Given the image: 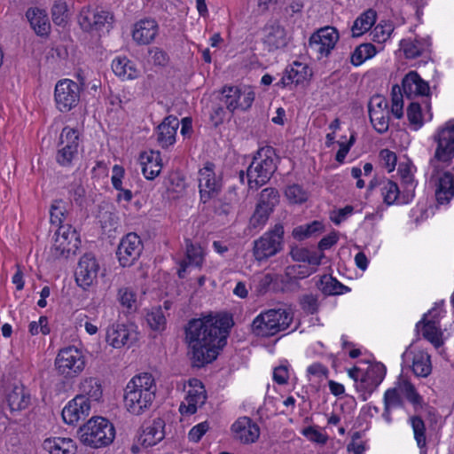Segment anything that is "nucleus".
Instances as JSON below:
<instances>
[{
    "mask_svg": "<svg viewBox=\"0 0 454 454\" xmlns=\"http://www.w3.org/2000/svg\"><path fill=\"white\" fill-rule=\"evenodd\" d=\"M231 318L223 317H205L193 318L185 326V340L192 350L194 366L201 367L213 362L219 350L226 345Z\"/></svg>",
    "mask_w": 454,
    "mask_h": 454,
    "instance_id": "f257e3e1",
    "label": "nucleus"
},
{
    "mask_svg": "<svg viewBox=\"0 0 454 454\" xmlns=\"http://www.w3.org/2000/svg\"><path fill=\"white\" fill-rule=\"evenodd\" d=\"M437 148L434 158L430 160L433 172L430 182L435 187V198L438 203L445 204L454 197V175L449 171L442 172L440 163H450L454 157V124L448 123L435 137Z\"/></svg>",
    "mask_w": 454,
    "mask_h": 454,
    "instance_id": "f03ea898",
    "label": "nucleus"
},
{
    "mask_svg": "<svg viewBox=\"0 0 454 454\" xmlns=\"http://www.w3.org/2000/svg\"><path fill=\"white\" fill-rule=\"evenodd\" d=\"M156 384L152 374L145 372L133 377L124 390V405L134 415L149 410L155 399Z\"/></svg>",
    "mask_w": 454,
    "mask_h": 454,
    "instance_id": "7ed1b4c3",
    "label": "nucleus"
},
{
    "mask_svg": "<svg viewBox=\"0 0 454 454\" xmlns=\"http://www.w3.org/2000/svg\"><path fill=\"white\" fill-rule=\"evenodd\" d=\"M278 157L271 146L260 148L247 169L249 189L258 190L267 184L278 168Z\"/></svg>",
    "mask_w": 454,
    "mask_h": 454,
    "instance_id": "20e7f679",
    "label": "nucleus"
},
{
    "mask_svg": "<svg viewBox=\"0 0 454 454\" xmlns=\"http://www.w3.org/2000/svg\"><path fill=\"white\" fill-rule=\"evenodd\" d=\"M82 443L93 449L110 445L115 437L114 425L103 417H93L79 428Z\"/></svg>",
    "mask_w": 454,
    "mask_h": 454,
    "instance_id": "39448f33",
    "label": "nucleus"
},
{
    "mask_svg": "<svg viewBox=\"0 0 454 454\" xmlns=\"http://www.w3.org/2000/svg\"><path fill=\"white\" fill-rule=\"evenodd\" d=\"M293 321V316L284 309H272L261 312L252 322L254 334L261 337L273 336L286 330Z\"/></svg>",
    "mask_w": 454,
    "mask_h": 454,
    "instance_id": "423d86ee",
    "label": "nucleus"
},
{
    "mask_svg": "<svg viewBox=\"0 0 454 454\" xmlns=\"http://www.w3.org/2000/svg\"><path fill=\"white\" fill-rule=\"evenodd\" d=\"M85 364V356L74 347L60 349L55 359L56 371L67 379L78 376L84 370Z\"/></svg>",
    "mask_w": 454,
    "mask_h": 454,
    "instance_id": "0eeeda50",
    "label": "nucleus"
},
{
    "mask_svg": "<svg viewBox=\"0 0 454 454\" xmlns=\"http://www.w3.org/2000/svg\"><path fill=\"white\" fill-rule=\"evenodd\" d=\"M81 86L70 79L59 81L55 85L54 98L57 108L66 113L75 107L80 100Z\"/></svg>",
    "mask_w": 454,
    "mask_h": 454,
    "instance_id": "6e6552de",
    "label": "nucleus"
},
{
    "mask_svg": "<svg viewBox=\"0 0 454 454\" xmlns=\"http://www.w3.org/2000/svg\"><path fill=\"white\" fill-rule=\"evenodd\" d=\"M79 136L76 129L65 127L59 136L57 162L64 167L69 166L78 153Z\"/></svg>",
    "mask_w": 454,
    "mask_h": 454,
    "instance_id": "1a4fd4ad",
    "label": "nucleus"
},
{
    "mask_svg": "<svg viewBox=\"0 0 454 454\" xmlns=\"http://www.w3.org/2000/svg\"><path fill=\"white\" fill-rule=\"evenodd\" d=\"M340 38L338 30L333 27H325L312 34L309 40V49L318 58L327 57Z\"/></svg>",
    "mask_w": 454,
    "mask_h": 454,
    "instance_id": "9d476101",
    "label": "nucleus"
},
{
    "mask_svg": "<svg viewBox=\"0 0 454 454\" xmlns=\"http://www.w3.org/2000/svg\"><path fill=\"white\" fill-rule=\"evenodd\" d=\"M53 253L55 258L68 257L75 254L81 239L76 229H56L53 235Z\"/></svg>",
    "mask_w": 454,
    "mask_h": 454,
    "instance_id": "9b49d317",
    "label": "nucleus"
},
{
    "mask_svg": "<svg viewBox=\"0 0 454 454\" xmlns=\"http://www.w3.org/2000/svg\"><path fill=\"white\" fill-rule=\"evenodd\" d=\"M283 229H271L254 241V254L258 261L275 255L282 248Z\"/></svg>",
    "mask_w": 454,
    "mask_h": 454,
    "instance_id": "f8f14e48",
    "label": "nucleus"
},
{
    "mask_svg": "<svg viewBox=\"0 0 454 454\" xmlns=\"http://www.w3.org/2000/svg\"><path fill=\"white\" fill-rule=\"evenodd\" d=\"M100 265L94 254H83L76 267L74 277L79 286L87 289L97 282Z\"/></svg>",
    "mask_w": 454,
    "mask_h": 454,
    "instance_id": "ddd939ff",
    "label": "nucleus"
},
{
    "mask_svg": "<svg viewBox=\"0 0 454 454\" xmlns=\"http://www.w3.org/2000/svg\"><path fill=\"white\" fill-rule=\"evenodd\" d=\"M137 332L132 325L113 324L106 333V341L114 348L130 347L137 340Z\"/></svg>",
    "mask_w": 454,
    "mask_h": 454,
    "instance_id": "4468645a",
    "label": "nucleus"
},
{
    "mask_svg": "<svg viewBox=\"0 0 454 454\" xmlns=\"http://www.w3.org/2000/svg\"><path fill=\"white\" fill-rule=\"evenodd\" d=\"M114 21V15L102 8H83L79 15L78 22L85 31L99 30Z\"/></svg>",
    "mask_w": 454,
    "mask_h": 454,
    "instance_id": "2eb2a0df",
    "label": "nucleus"
},
{
    "mask_svg": "<svg viewBox=\"0 0 454 454\" xmlns=\"http://www.w3.org/2000/svg\"><path fill=\"white\" fill-rule=\"evenodd\" d=\"M199 187L201 200L205 203L216 196L221 190V181L214 172V164L207 162L199 171Z\"/></svg>",
    "mask_w": 454,
    "mask_h": 454,
    "instance_id": "dca6fc26",
    "label": "nucleus"
},
{
    "mask_svg": "<svg viewBox=\"0 0 454 454\" xmlns=\"http://www.w3.org/2000/svg\"><path fill=\"white\" fill-rule=\"evenodd\" d=\"M142 249L141 239L136 233L123 238L117 249V256L122 267L131 266L139 257Z\"/></svg>",
    "mask_w": 454,
    "mask_h": 454,
    "instance_id": "f3484780",
    "label": "nucleus"
},
{
    "mask_svg": "<svg viewBox=\"0 0 454 454\" xmlns=\"http://www.w3.org/2000/svg\"><path fill=\"white\" fill-rule=\"evenodd\" d=\"M386 375V369L383 364L372 366L365 374L356 384V390L361 392L363 401L367 399V395H371L381 383Z\"/></svg>",
    "mask_w": 454,
    "mask_h": 454,
    "instance_id": "a211bd4d",
    "label": "nucleus"
},
{
    "mask_svg": "<svg viewBox=\"0 0 454 454\" xmlns=\"http://www.w3.org/2000/svg\"><path fill=\"white\" fill-rule=\"evenodd\" d=\"M91 405L82 396H75L64 407L62 418L65 423L74 425L82 419L89 416Z\"/></svg>",
    "mask_w": 454,
    "mask_h": 454,
    "instance_id": "6ab92c4d",
    "label": "nucleus"
},
{
    "mask_svg": "<svg viewBox=\"0 0 454 454\" xmlns=\"http://www.w3.org/2000/svg\"><path fill=\"white\" fill-rule=\"evenodd\" d=\"M192 387L188 390L185 402L180 405L179 411L182 414H193L199 405L204 404L207 399L206 391L199 380L193 379L190 381Z\"/></svg>",
    "mask_w": 454,
    "mask_h": 454,
    "instance_id": "aec40b11",
    "label": "nucleus"
},
{
    "mask_svg": "<svg viewBox=\"0 0 454 454\" xmlns=\"http://www.w3.org/2000/svg\"><path fill=\"white\" fill-rule=\"evenodd\" d=\"M234 437L243 443H253L260 436L258 425L248 417L239 418L231 427Z\"/></svg>",
    "mask_w": 454,
    "mask_h": 454,
    "instance_id": "412c9836",
    "label": "nucleus"
},
{
    "mask_svg": "<svg viewBox=\"0 0 454 454\" xmlns=\"http://www.w3.org/2000/svg\"><path fill=\"white\" fill-rule=\"evenodd\" d=\"M179 128V120L172 115L166 117L157 127V142L162 148H168L176 142L177 129Z\"/></svg>",
    "mask_w": 454,
    "mask_h": 454,
    "instance_id": "4be33fe9",
    "label": "nucleus"
},
{
    "mask_svg": "<svg viewBox=\"0 0 454 454\" xmlns=\"http://www.w3.org/2000/svg\"><path fill=\"white\" fill-rule=\"evenodd\" d=\"M263 43L269 51H275L285 47L287 44L286 32L284 27L274 21L264 27Z\"/></svg>",
    "mask_w": 454,
    "mask_h": 454,
    "instance_id": "5701e85b",
    "label": "nucleus"
},
{
    "mask_svg": "<svg viewBox=\"0 0 454 454\" xmlns=\"http://www.w3.org/2000/svg\"><path fill=\"white\" fill-rule=\"evenodd\" d=\"M402 87L403 93L409 98L415 96H427L429 85L415 71L409 72L403 79Z\"/></svg>",
    "mask_w": 454,
    "mask_h": 454,
    "instance_id": "b1692460",
    "label": "nucleus"
},
{
    "mask_svg": "<svg viewBox=\"0 0 454 454\" xmlns=\"http://www.w3.org/2000/svg\"><path fill=\"white\" fill-rule=\"evenodd\" d=\"M164 437L165 421L160 418H157L143 429L138 441L144 447L148 448L156 445Z\"/></svg>",
    "mask_w": 454,
    "mask_h": 454,
    "instance_id": "393cba45",
    "label": "nucleus"
},
{
    "mask_svg": "<svg viewBox=\"0 0 454 454\" xmlns=\"http://www.w3.org/2000/svg\"><path fill=\"white\" fill-rule=\"evenodd\" d=\"M158 33V24L154 20L145 19L136 23L132 37L138 44H149Z\"/></svg>",
    "mask_w": 454,
    "mask_h": 454,
    "instance_id": "a878e982",
    "label": "nucleus"
},
{
    "mask_svg": "<svg viewBox=\"0 0 454 454\" xmlns=\"http://www.w3.org/2000/svg\"><path fill=\"white\" fill-rule=\"evenodd\" d=\"M26 17L37 35L46 36L51 31V23L46 12L37 7L28 8Z\"/></svg>",
    "mask_w": 454,
    "mask_h": 454,
    "instance_id": "bb28decb",
    "label": "nucleus"
},
{
    "mask_svg": "<svg viewBox=\"0 0 454 454\" xmlns=\"http://www.w3.org/2000/svg\"><path fill=\"white\" fill-rule=\"evenodd\" d=\"M139 160L145 178L153 180L160 173L162 165L159 152H144L140 154Z\"/></svg>",
    "mask_w": 454,
    "mask_h": 454,
    "instance_id": "cd10ccee",
    "label": "nucleus"
},
{
    "mask_svg": "<svg viewBox=\"0 0 454 454\" xmlns=\"http://www.w3.org/2000/svg\"><path fill=\"white\" fill-rule=\"evenodd\" d=\"M79 394L77 396H82L90 402H99L102 397L103 390L100 380L97 378H87L81 381L79 385Z\"/></svg>",
    "mask_w": 454,
    "mask_h": 454,
    "instance_id": "c85d7f7f",
    "label": "nucleus"
},
{
    "mask_svg": "<svg viewBox=\"0 0 454 454\" xmlns=\"http://www.w3.org/2000/svg\"><path fill=\"white\" fill-rule=\"evenodd\" d=\"M292 259L295 262H307L309 266L317 268L325 257L322 252L311 251L306 247H292L290 251Z\"/></svg>",
    "mask_w": 454,
    "mask_h": 454,
    "instance_id": "c756f323",
    "label": "nucleus"
},
{
    "mask_svg": "<svg viewBox=\"0 0 454 454\" xmlns=\"http://www.w3.org/2000/svg\"><path fill=\"white\" fill-rule=\"evenodd\" d=\"M427 315L424 316L416 327L418 331H421L422 336L431 342L436 348H440L442 344V333L436 325L435 321L426 320Z\"/></svg>",
    "mask_w": 454,
    "mask_h": 454,
    "instance_id": "7c9ffc66",
    "label": "nucleus"
},
{
    "mask_svg": "<svg viewBox=\"0 0 454 454\" xmlns=\"http://www.w3.org/2000/svg\"><path fill=\"white\" fill-rule=\"evenodd\" d=\"M43 447L50 454H74L75 444L70 438H48L43 441Z\"/></svg>",
    "mask_w": 454,
    "mask_h": 454,
    "instance_id": "2f4dec72",
    "label": "nucleus"
},
{
    "mask_svg": "<svg viewBox=\"0 0 454 454\" xmlns=\"http://www.w3.org/2000/svg\"><path fill=\"white\" fill-rule=\"evenodd\" d=\"M377 19V13L372 9H368L358 16L351 27L352 36L358 37L371 29Z\"/></svg>",
    "mask_w": 454,
    "mask_h": 454,
    "instance_id": "473e14b6",
    "label": "nucleus"
},
{
    "mask_svg": "<svg viewBox=\"0 0 454 454\" xmlns=\"http://www.w3.org/2000/svg\"><path fill=\"white\" fill-rule=\"evenodd\" d=\"M185 256L189 265L200 268L205 258L204 248L199 241L185 238Z\"/></svg>",
    "mask_w": 454,
    "mask_h": 454,
    "instance_id": "72a5a7b5",
    "label": "nucleus"
},
{
    "mask_svg": "<svg viewBox=\"0 0 454 454\" xmlns=\"http://www.w3.org/2000/svg\"><path fill=\"white\" fill-rule=\"evenodd\" d=\"M396 386L408 402H410L414 410L417 411L418 408H421L423 405V397L418 393L416 387L411 381L407 379L400 377L396 382Z\"/></svg>",
    "mask_w": 454,
    "mask_h": 454,
    "instance_id": "f704fd0d",
    "label": "nucleus"
},
{
    "mask_svg": "<svg viewBox=\"0 0 454 454\" xmlns=\"http://www.w3.org/2000/svg\"><path fill=\"white\" fill-rule=\"evenodd\" d=\"M30 403V396L23 387H15L7 395V404L12 411L26 409Z\"/></svg>",
    "mask_w": 454,
    "mask_h": 454,
    "instance_id": "c9c22d12",
    "label": "nucleus"
},
{
    "mask_svg": "<svg viewBox=\"0 0 454 454\" xmlns=\"http://www.w3.org/2000/svg\"><path fill=\"white\" fill-rule=\"evenodd\" d=\"M432 371L430 356L419 350L416 352L412 358V372L418 377H427Z\"/></svg>",
    "mask_w": 454,
    "mask_h": 454,
    "instance_id": "e433bc0d",
    "label": "nucleus"
},
{
    "mask_svg": "<svg viewBox=\"0 0 454 454\" xmlns=\"http://www.w3.org/2000/svg\"><path fill=\"white\" fill-rule=\"evenodd\" d=\"M369 116L370 121L377 132L382 134L388 129L389 111L374 109V106H369Z\"/></svg>",
    "mask_w": 454,
    "mask_h": 454,
    "instance_id": "4c0bfd02",
    "label": "nucleus"
},
{
    "mask_svg": "<svg viewBox=\"0 0 454 454\" xmlns=\"http://www.w3.org/2000/svg\"><path fill=\"white\" fill-rule=\"evenodd\" d=\"M239 99V88L237 86H223L221 90L220 101L223 102L227 110L234 113L238 110Z\"/></svg>",
    "mask_w": 454,
    "mask_h": 454,
    "instance_id": "58836bf2",
    "label": "nucleus"
},
{
    "mask_svg": "<svg viewBox=\"0 0 454 454\" xmlns=\"http://www.w3.org/2000/svg\"><path fill=\"white\" fill-rule=\"evenodd\" d=\"M375 54L376 48L372 43H362L352 52L350 61L352 65L357 67L372 58Z\"/></svg>",
    "mask_w": 454,
    "mask_h": 454,
    "instance_id": "ea45409f",
    "label": "nucleus"
},
{
    "mask_svg": "<svg viewBox=\"0 0 454 454\" xmlns=\"http://www.w3.org/2000/svg\"><path fill=\"white\" fill-rule=\"evenodd\" d=\"M112 69L119 76H127L129 79L137 77V71L134 65L126 58H116L113 60Z\"/></svg>",
    "mask_w": 454,
    "mask_h": 454,
    "instance_id": "a19ab883",
    "label": "nucleus"
},
{
    "mask_svg": "<svg viewBox=\"0 0 454 454\" xmlns=\"http://www.w3.org/2000/svg\"><path fill=\"white\" fill-rule=\"evenodd\" d=\"M320 289L325 294H342L348 290V287L340 283L331 276H324L320 280Z\"/></svg>",
    "mask_w": 454,
    "mask_h": 454,
    "instance_id": "79ce46f5",
    "label": "nucleus"
},
{
    "mask_svg": "<svg viewBox=\"0 0 454 454\" xmlns=\"http://www.w3.org/2000/svg\"><path fill=\"white\" fill-rule=\"evenodd\" d=\"M410 423L413 430L414 438L418 447L422 450L427 447L426 425L419 416L410 418Z\"/></svg>",
    "mask_w": 454,
    "mask_h": 454,
    "instance_id": "37998d69",
    "label": "nucleus"
},
{
    "mask_svg": "<svg viewBox=\"0 0 454 454\" xmlns=\"http://www.w3.org/2000/svg\"><path fill=\"white\" fill-rule=\"evenodd\" d=\"M67 207L62 200H55L50 209V221L55 227H63L67 216Z\"/></svg>",
    "mask_w": 454,
    "mask_h": 454,
    "instance_id": "c03bdc74",
    "label": "nucleus"
},
{
    "mask_svg": "<svg viewBox=\"0 0 454 454\" xmlns=\"http://www.w3.org/2000/svg\"><path fill=\"white\" fill-rule=\"evenodd\" d=\"M278 202L279 193L278 190L273 187H267L261 192L257 205L273 210Z\"/></svg>",
    "mask_w": 454,
    "mask_h": 454,
    "instance_id": "a18cd8bd",
    "label": "nucleus"
},
{
    "mask_svg": "<svg viewBox=\"0 0 454 454\" xmlns=\"http://www.w3.org/2000/svg\"><path fill=\"white\" fill-rule=\"evenodd\" d=\"M146 321L154 331H163L166 326V317L161 307L153 308L146 315Z\"/></svg>",
    "mask_w": 454,
    "mask_h": 454,
    "instance_id": "49530a36",
    "label": "nucleus"
},
{
    "mask_svg": "<svg viewBox=\"0 0 454 454\" xmlns=\"http://www.w3.org/2000/svg\"><path fill=\"white\" fill-rule=\"evenodd\" d=\"M285 195L293 204H301L307 201L308 192L299 184L289 185L286 188Z\"/></svg>",
    "mask_w": 454,
    "mask_h": 454,
    "instance_id": "de8ad7c7",
    "label": "nucleus"
},
{
    "mask_svg": "<svg viewBox=\"0 0 454 454\" xmlns=\"http://www.w3.org/2000/svg\"><path fill=\"white\" fill-rule=\"evenodd\" d=\"M118 300L121 306L129 310H135L137 308L136 293L129 287H121L119 289Z\"/></svg>",
    "mask_w": 454,
    "mask_h": 454,
    "instance_id": "09e8293b",
    "label": "nucleus"
},
{
    "mask_svg": "<svg viewBox=\"0 0 454 454\" xmlns=\"http://www.w3.org/2000/svg\"><path fill=\"white\" fill-rule=\"evenodd\" d=\"M67 5L66 2L58 0L51 8V17L53 22L58 26H63L67 21Z\"/></svg>",
    "mask_w": 454,
    "mask_h": 454,
    "instance_id": "8fccbe9b",
    "label": "nucleus"
},
{
    "mask_svg": "<svg viewBox=\"0 0 454 454\" xmlns=\"http://www.w3.org/2000/svg\"><path fill=\"white\" fill-rule=\"evenodd\" d=\"M401 47L407 59H415L422 54L423 46L418 40H402Z\"/></svg>",
    "mask_w": 454,
    "mask_h": 454,
    "instance_id": "3c124183",
    "label": "nucleus"
},
{
    "mask_svg": "<svg viewBox=\"0 0 454 454\" xmlns=\"http://www.w3.org/2000/svg\"><path fill=\"white\" fill-rule=\"evenodd\" d=\"M404 404L401 392L395 385V387L389 388L385 392L384 395V406L393 407H403Z\"/></svg>",
    "mask_w": 454,
    "mask_h": 454,
    "instance_id": "603ef678",
    "label": "nucleus"
},
{
    "mask_svg": "<svg viewBox=\"0 0 454 454\" xmlns=\"http://www.w3.org/2000/svg\"><path fill=\"white\" fill-rule=\"evenodd\" d=\"M384 202L392 205L399 196V188L396 183L387 180L381 188Z\"/></svg>",
    "mask_w": 454,
    "mask_h": 454,
    "instance_id": "864d4df0",
    "label": "nucleus"
},
{
    "mask_svg": "<svg viewBox=\"0 0 454 454\" xmlns=\"http://www.w3.org/2000/svg\"><path fill=\"white\" fill-rule=\"evenodd\" d=\"M273 212V210L269 209L265 207L256 205L255 210L253 215L250 218V223L255 227L256 225H264L270 215Z\"/></svg>",
    "mask_w": 454,
    "mask_h": 454,
    "instance_id": "5fc2aeb1",
    "label": "nucleus"
},
{
    "mask_svg": "<svg viewBox=\"0 0 454 454\" xmlns=\"http://www.w3.org/2000/svg\"><path fill=\"white\" fill-rule=\"evenodd\" d=\"M286 75H290V78L294 77V83L299 84L306 79L307 67L301 63L294 62V67L286 68L285 71Z\"/></svg>",
    "mask_w": 454,
    "mask_h": 454,
    "instance_id": "6e6d98bb",
    "label": "nucleus"
},
{
    "mask_svg": "<svg viewBox=\"0 0 454 454\" xmlns=\"http://www.w3.org/2000/svg\"><path fill=\"white\" fill-rule=\"evenodd\" d=\"M254 92L249 88L244 90L239 88V99L238 101V110H248L251 107L254 100Z\"/></svg>",
    "mask_w": 454,
    "mask_h": 454,
    "instance_id": "4d7b16f0",
    "label": "nucleus"
},
{
    "mask_svg": "<svg viewBox=\"0 0 454 454\" xmlns=\"http://www.w3.org/2000/svg\"><path fill=\"white\" fill-rule=\"evenodd\" d=\"M301 309L308 314H315L318 310L319 302L317 296L309 294H304L301 298Z\"/></svg>",
    "mask_w": 454,
    "mask_h": 454,
    "instance_id": "13d9d810",
    "label": "nucleus"
},
{
    "mask_svg": "<svg viewBox=\"0 0 454 454\" xmlns=\"http://www.w3.org/2000/svg\"><path fill=\"white\" fill-rule=\"evenodd\" d=\"M407 117L411 124L420 127L422 125L421 107L419 103L412 102L407 108Z\"/></svg>",
    "mask_w": 454,
    "mask_h": 454,
    "instance_id": "bf43d9fd",
    "label": "nucleus"
},
{
    "mask_svg": "<svg viewBox=\"0 0 454 454\" xmlns=\"http://www.w3.org/2000/svg\"><path fill=\"white\" fill-rule=\"evenodd\" d=\"M50 327L48 325V318L46 317H40L39 321H33L29 324V333L32 335H36L42 333L43 335L50 333Z\"/></svg>",
    "mask_w": 454,
    "mask_h": 454,
    "instance_id": "052dcab7",
    "label": "nucleus"
},
{
    "mask_svg": "<svg viewBox=\"0 0 454 454\" xmlns=\"http://www.w3.org/2000/svg\"><path fill=\"white\" fill-rule=\"evenodd\" d=\"M208 429L209 424L207 421L201 422L194 426L188 434L189 440L193 442H200L202 436L207 432Z\"/></svg>",
    "mask_w": 454,
    "mask_h": 454,
    "instance_id": "680f3d73",
    "label": "nucleus"
},
{
    "mask_svg": "<svg viewBox=\"0 0 454 454\" xmlns=\"http://www.w3.org/2000/svg\"><path fill=\"white\" fill-rule=\"evenodd\" d=\"M380 157L383 165L387 168L389 172L395 169L397 158L394 152L388 149H383L380 153Z\"/></svg>",
    "mask_w": 454,
    "mask_h": 454,
    "instance_id": "e2e57ef3",
    "label": "nucleus"
},
{
    "mask_svg": "<svg viewBox=\"0 0 454 454\" xmlns=\"http://www.w3.org/2000/svg\"><path fill=\"white\" fill-rule=\"evenodd\" d=\"M149 55L151 57L153 63L155 66L164 67L168 62V54L160 48L155 47L151 49L149 51Z\"/></svg>",
    "mask_w": 454,
    "mask_h": 454,
    "instance_id": "0e129e2a",
    "label": "nucleus"
},
{
    "mask_svg": "<svg viewBox=\"0 0 454 454\" xmlns=\"http://www.w3.org/2000/svg\"><path fill=\"white\" fill-rule=\"evenodd\" d=\"M339 240V234L335 231H332L330 234L324 237L317 245L318 251L324 253L325 250L330 249L332 247L336 245Z\"/></svg>",
    "mask_w": 454,
    "mask_h": 454,
    "instance_id": "69168bd1",
    "label": "nucleus"
},
{
    "mask_svg": "<svg viewBox=\"0 0 454 454\" xmlns=\"http://www.w3.org/2000/svg\"><path fill=\"white\" fill-rule=\"evenodd\" d=\"M302 434L309 440L317 442V443H325L327 441V436L323 434L321 432L314 428L313 427H308L302 430Z\"/></svg>",
    "mask_w": 454,
    "mask_h": 454,
    "instance_id": "338daca9",
    "label": "nucleus"
},
{
    "mask_svg": "<svg viewBox=\"0 0 454 454\" xmlns=\"http://www.w3.org/2000/svg\"><path fill=\"white\" fill-rule=\"evenodd\" d=\"M353 211L354 207L352 206H346L345 207L340 208L338 211L333 212L331 215V220L335 224H340L348 217V215H350Z\"/></svg>",
    "mask_w": 454,
    "mask_h": 454,
    "instance_id": "774afa93",
    "label": "nucleus"
}]
</instances>
